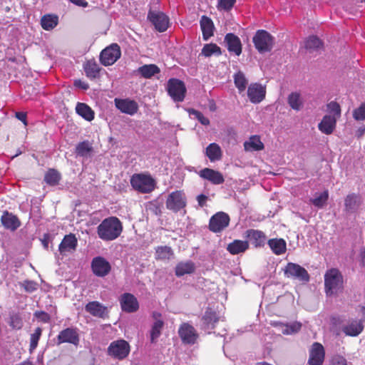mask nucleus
I'll list each match as a JSON object with an SVG mask.
<instances>
[{"mask_svg": "<svg viewBox=\"0 0 365 365\" xmlns=\"http://www.w3.org/2000/svg\"><path fill=\"white\" fill-rule=\"evenodd\" d=\"M123 224L120 220L114 216L105 218L97 227L98 237L103 241H113L116 240L123 232Z\"/></svg>", "mask_w": 365, "mask_h": 365, "instance_id": "f257e3e1", "label": "nucleus"}, {"mask_svg": "<svg viewBox=\"0 0 365 365\" xmlns=\"http://www.w3.org/2000/svg\"><path fill=\"white\" fill-rule=\"evenodd\" d=\"M343 276L335 268L327 270L324 274V287L327 295L336 294L343 289Z\"/></svg>", "mask_w": 365, "mask_h": 365, "instance_id": "f03ea898", "label": "nucleus"}, {"mask_svg": "<svg viewBox=\"0 0 365 365\" xmlns=\"http://www.w3.org/2000/svg\"><path fill=\"white\" fill-rule=\"evenodd\" d=\"M132 187L142 193L151 192L155 187V181L150 175L138 173L134 174L130 179Z\"/></svg>", "mask_w": 365, "mask_h": 365, "instance_id": "7ed1b4c3", "label": "nucleus"}, {"mask_svg": "<svg viewBox=\"0 0 365 365\" xmlns=\"http://www.w3.org/2000/svg\"><path fill=\"white\" fill-rule=\"evenodd\" d=\"M130 351V346L124 339L112 341L108 347V354L113 359L123 360L125 359Z\"/></svg>", "mask_w": 365, "mask_h": 365, "instance_id": "20e7f679", "label": "nucleus"}, {"mask_svg": "<svg viewBox=\"0 0 365 365\" xmlns=\"http://www.w3.org/2000/svg\"><path fill=\"white\" fill-rule=\"evenodd\" d=\"M253 43L259 53L269 52L272 49L274 38L264 30H258L253 37Z\"/></svg>", "mask_w": 365, "mask_h": 365, "instance_id": "39448f33", "label": "nucleus"}, {"mask_svg": "<svg viewBox=\"0 0 365 365\" xmlns=\"http://www.w3.org/2000/svg\"><path fill=\"white\" fill-rule=\"evenodd\" d=\"M187 204L185 194L181 190H176L170 193L167 197L165 205L167 209L178 212L183 209Z\"/></svg>", "mask_w": 365, "mask_h": 365, "instance_id": "423d86ee", "label": "nucleus"}, {"mask_svg": "<svg viewBox=\"0 0 365 365\" xmlns=\"http://www.w3.org/2000/svg\"><path fill=\"white\" fill-rule=\"evenodd\" d=\"M120 46L117 43H112L101 52L100 61L105 66H111L120 58Z\"/></svg>", "mask_w": 365, "mask_h": 365, "instance_id": "0eeeda50", "label": "nucleus"}, {"mask_svg": "<svg viewBox=\"0 0 365 365\" xmlns=\"http://www.w3.org/2000/svg\"><path fill=\"white\" fill-rule=\"evenodd\" d=\"M283 270L284 276L287 278H292L305 282L309 280L308 272L298 264L289 262Z\"/></svg>", "mask_w": 365, "mask_h": 365, "instance_id": "6e6552de", "label": "nucleus"}, {"mask_svg": "<svg viewBox=\"0 0 365 365\" xmlns=\"http://www.w3.org/2000/svg\"><path fill=\"white\" fill-rule=\"evenodd\" d=\"M168 92L174 101L182 102L186 93L185 83L179 79L171 78L168 82Z\"/></svg>", "mask_w": 365, "mask_h": 365, "instance_id": "1a4fd4ad", "label": "nucleus"}, {"mask_svg": "<svg viewBox=\"0 0 365 365\" xmlns=\"http://www.w3.org/2000/svg\"><path fill=\"white\" fill-rule=\"evenodd\" d=\"M230 220V217L227 213L218 212L210 219L209 229L215 233L220 232L229 225Z\"/></svg>", "mask_w": 365, "mask_h": 365, "instance_id": "9d476101", "label": "nucleus"}, {"mask_svg": "<svg viewBox=\"0 0 365 365\" xmlns=\"http://www.w3.org/2000/svg\"><path fill=\"white\" fill-rule=\"evenodd\" d=\"M148 19L159 32H163L168 28L169 18L163 12L150 11L148 14Z\"/></svg>", "mask_w": 365, "mask_h": 365, "instance_id": "9b49d317", "label": "nucleus"}, {"mask_svg": "<svg viewBox=\"0 0 365 365\" xmlns=\"http://www.w3.org/2000/svg\"><path fill=\"white\" fill-rule=\"evenodd\" d=\"M91 269L96 276L103 277L110 273L111 266L107 259L103 257L98 256L92 259Z\"/></svg>", "mask_w": 365, "mask_h": 365, "instance_id": "f8f14e48", "label": "nucleus"}, {"mask_svg": "<svg viewBox=\"0 0 365 365\" xmlns=\"http://www.w3.org/2000/svg\"><path fill=\"white\" fill-rule=\"evenodd\" d=\"M79 334L77 328L68 327L63 329L59 332L57 336V344H61L63 343L72 344L75 346L79 343Z\"/></svg>", "mask_w": 365, "mask_h": 365, "instance_id": "ddd939ff", "label": "nucleus"}, {"mask_svg": "<svg viewBox=\"0 0 365 365\" xmlns=\"http://www.w3.org/2000/svg\"><path fill=\"white\" fill-rule=\"evenodd\" d=\"M325 356L324 349L323 346L315 342L309 350V357L308 360L309 365H322Z\"/></svg>", "mask_w": 365, "mask_h": 365, "instance_id": "4468645a", "label": "nucleus"}, {"mask_svg": "<svg viewBox=\"0 0 365 365\" xmlns=\"http://www.w3.org/2000/svg\"><path fill=\"white\" fill-rule=\"evenodd\" d=\"M266 88L260 83H251L247 88V96L252 103H259L265 98Z\"/></svg>", "mask_w": 365, "mask_h": 365, "instance_id": "2eb2a0df", "label": "nucleus"}, {"mask_svg": "<svg viewBox=\"0 0 365 365\" xmlns=\"http://www.w3.org/2000/svg\"><path fill=\"white\" fill-rule=\"evenodd\" d=\"M122 309L128 313L135 312L139 308V304L136 297L130 293H125L120 298Z\"/></svg>", "mask_w": 365, "mask_h": 365, "instance_id": "dca6fc26", "label": "nucleus"}, {"mask_svg": "<svg viewBox=\"0 0 365 365\" xmlns=\"http://www.w3.org/2000/svg\"><path fill=\"white\" fill-rule=\"evenodd\" d=\"M78 240L73 234L65 235L58 246V251L61 255L71 253L76 250Z\"/></svg>", "mask_w": 365, "mask_h": 365, "instance_id": "f3484780", "label": "nucleus"}, {"mask_svg": "<svg viewBox=\"0 0 365 365\" xmlns=\"http://www.w3.org/2000/svg\"><path fill=\"white\" fill-rule=\"evenodd\" d=\"M178 332L182 341L185 344H193L198 337L195 328L188 324H183Z\"/></svg>", "mask_w": 365, "mask_h": 365, "instance_id": "a211bd4d", "label": "nucleus"}, {"mask_svg": "<svg viewBox=\"0 0 365 365\" xmlns=\"http://www.w3.org/2000/svg\"><path fill=\"white\" fill-rule=\"evenodd\" d=\"M115 104L118 109H119L122 113L133 115L137 113L138 110V103L133 101L128 98L125 99H115Z\"/></svg>", "mask_w": 365, "mask_h": 365, "instance_id": "6ab92c4d", "label": "nucleus"}, {"mask_svg": "<svg viewBox=\"0 0 365 365\" xmlns=\"http://www.w3.org/2000/svg\"><path fill=\"white\" fill-rule=\"evenodd\" d=\"M219 321L217 313L210 308L205 312L201 319V327L205 331H209L215 328V324Z\"/></svg>", "mask_w": 365, "mask_h": 365, "instance_id": "aec40b11", "label": "nucleus"}, {"mask_svg": "<svg viewBox=\"0 0 365 365\" xmlns=\"http://www.w3.org/2000/svg\"><path fill=\"white\" fill-rule=\"evenodd\" d=\"M225 43L230 52L234 53L237 56L241 54L242 43L238 36L232 33L227 34L225 37Z\"/></svg>", "mask_w": 365, "mask_h": 365, "instance_id": "412c9836", "label": "nucleus"}, {"mask_svg": "<svg viewBox=\"0 0 365 365\" xmlns=\"http://www.w3.org/2000/svg\"><path fill=\"white\" fill-rule=\"evenodd\" d=\"M1 222L6 229L11 231H15L21 226L19 218L8 211L4 212L1 217Z\"/></svg>", "mask_w": 365, "mask_h": 365, "instance_id": "4be33fe9", "label": "nucleus"}, {"mask_svg": "<svg viewBox=\"0 0 365 365\" xmlns=\"http://www.w3.org/2000/svg\"><path fill=\"white\" fill-rule=\"evenodd\" d=\"M200 177L210 181L212 184L220 185L224 182L223 175L217 170L210 168H204L199 173Z\"/></svg>", "mask_w": 365, "mask_h": 365, "instance_id": "5701e85b", "label": "nucleus"}, {"mask_svg": "<svg viewBox=\"0 0 365 365\" xmlns=\"http://www.w3.org/2000/svg\"><path fill=\"white\" fill-rule=\"evenodd\" d=\"M336 117L331 115H325L319 123L318 128L322 133L330 135L336 128Z\"/></svg>", "mask_w": 365, "mask_h": 365, "instance_id": "b1692460", "label": "nucleus"}, {"mask_svg": "<svg viewBox=\"0 0 365 365\" xmlns=\"http://www.w3.org/2000/svg\"><path fill=\"white\" fill-rule=\"evenodd\" d=\"M246 237L255 247H263L267 240V237L263 232L252 229L247 230Z\"/></svg>", "mask_w": 365, "mask_h": 365, "instance_id": "393cba45", "label": "nucleus"}, {"mask_svg": "<svg viewBox=\"0 0 365 365\" xmlns=\"http://www.w3.org/2000/svg\"><path fill=\"white\" fill-rule=\"evenodd\" d=\"M361 203V197L356 194H350L346 196L344 200L345 210L349 213L356 212Z\"/></svg>", "mask_w": 365, "mask_h": 365, "instance_id": "a878e982", "label": "nucleus"}, {"mask_svg": "<svg viewBox=\"0 0 365 365\" xmlns=\"http://www.w3.org/2000/svg\"><path fill=\"white\" fill-rule=\"evenodd\" d=\"M195 264L190 260L180 262L177 264L175 269L177 277H182L185 274H190L195 272Z\"/></svg>", "mask_w": 365, "mask_h": 365, "instance_id": "bb28decb", "label": "nucleus"}, {"mask_svg": "<svg viewBox=\"0 0 365 365\" xmlns=\"http://www.w3.org/2000/svg\"><path fill=\"white\" fill-rule=\"evenodd\" d=\"M85 310L94 317L102 318L106 314V308L100 302L93 301L86 305Z\"/></svg>", "mask_w": 365, "mask_h": 365, "instance_id": "cd10ccee", "label": "nucleus"}, {"mask_svg": "<svg viewBox=\"0 0 365 365\" xmlns=\"http://www.w3.org/2000/svg\"><path fill=\"white\" fill-rule=\"evenodd\" d=\"M205 155L211 162H215L221 160L222 157V151L220 146L215 143H212L208 145L205 149Z\"/></svg>", "mask_w": 365, "mask_h": 365, "instance_id": "c85d7f7f", "label": "nucleus"}, {"mask_svg": "<svg viewBox=\"0 0 365 365\" xmlns=\"http://www.w3.org/2000/svg\"><path fill=\"white\" fill-rule=\"evenodd\" d=\"M249 248V242L235 240L227 245V250L232 255H238L245 252Z\"/></svg>", "mask_w": 365, "mask_h": 365, "instance_id": "c756f323", "label": "nucleus"}, {"mask_svg": "<svg viewBox=\"0 0 365 365\" xmlns=\"http://www.w3.org/2000/svg\"><path fill=\"white\" fill-rule=\"evenodd\" d=\"M363 328L364 327L360 321L353 320L344 326L342 330L346 335L356 336L362 331Z\"/></svg>", "mask_w": 365, "mask_h": 365, "instance_id": "7c9ffc66", "label": "nucleus"}, {"mask_svg": "<svg viewBox=\"0 0 365 365\" xmlns=\"http://www.w3.org/2000/svg\"><path fill=\"white\" fill-rule=\"evenodd\" d=\"M200 27L203 39L208 40L213 35L214 25L212 21L210 18L202 16L200 20Z\"/></svg>", "mask_w": 365, "mask_h": 365, "instance_id": "2f4dec72", "label": "nucleus"}, {"mask_svg": "<svg viewBox=\"0 0 365 365\" xmlns=\"http://www.w3.org/2000/svg\"><path fill=\"white\" fill-rule=\"evenodd\" d=\"M58 24V16L55 14H46L41 17V25L46 31L53 29Z\"/></svg>", "mask_w": 365, "mask_h": 365, "instance_id": "473e14b6", "label": "nucleus"}, {"mask_svg": "<svg viewBox=\"0 0 365 365\" xmlns=\"http://www.w3.org/2000/svg\"><path fill=\"white\" fill-rule=\"evenodd\" d=\"M137 72L145 78H150L160 72V68L155 64H146L139 67Z\"/></svg>", "mask_w": 365, "mask_h": 365, "instance_id": "72a5a7b5", "label": "nucleus"}, {"mask_svg": "<svg viewBox=\"0 0 365 365\" xmlns=\"http://www.w3.org/2000/svg\"><path fill=\"white\" fill-rule=\"evenodd\" d=\"M76 111L80 116L88 121H91L94 118L93 110L84 103H78L76 106Z\"/></svg>", "mask_w": 365, "mask_h": 365, "instance_id": "f704fd0d", "label": "nucleus"}, {"mask_svg": "<svg viewBox=\"0 0 365 365\" xmlns=\"http://www.w3.org/2000/svg\"><path fill=\"white\" fill-rule=\"evenodd\" d=\"M93 151L92 143L88 140H84L77 144L76 147V153L77 155L83 158L91 156Z\"/></svg>", "mask_w": 365, "mask_h": 365, "instance_id": "c9c22d12", "label": "nucleus"}, {"mask_svg": "<svg viewBox=\"0 0 365 365\" xmlns=\"http://www.w3.org/2000/svg\"><path fill=\"white\" fill-rule=\"evenodd\" d=\"M268 245L272 252L277 255L284 253L287 249L286 242L283 239H271L268 241Z\"/></svg>", "mask_w": 365, "mask_h": 365, "instance_id": "e433bc0d", "label": "nucleus"}, {"mask_svg": "<svg viewBox=\"0 0 365 365\" xmlns=\"http://www.w3.org/2000/svg\"><path fill=\"white\" fill-rule=\"evenodd\" d=\"M244 148L246 151H258L264 148V145L258 136L253 135L245 142Z\"/></svg>", "mask_w": 365, "mask_h": 365, "instance_id": "4c0bfd02", "label": "nucleus"}, {"mask_svg": "<svg viewBox=\"0 0 365 365\" xmlns=\"http://www.w3.org/2000/svg\"><path fill=\"white\" fill-rule=\"evenodd\" d=\"M288 104L294 110H300L304 106V101L299 93L293 92L288 96Z\"/></svg>", "mask_w": 365, "mask_h": 365, "instance_id": "58836bf2", "label": "nucleus"}, {"mask_svg": "<svg viewBox=\"0 0 365 365\" xmlns=\"http://www.w3.org/2000/svg\"><path fill=\"white\" fill-rule=\"evenodd\" d=\"M100 67L94 61H88L84 65V71L86 76L89 78L94 79L99 76Z\"/></svg>", "mask_w": 365, "mask_h": 365, "instance_id": "ea45409f", "label": "nucleus"}, {"mask_svg": "<svg viewBox=\"0 0 365 365\" xmlns=\"http://www.w3.org/2000/svg\"><path fill=\"white\" fill-rule=\"evenodd\" d=\"M234 83L236 88L238 89L239 93L244 92L248 84V80L245 77L243 72L239 71L233 76Z\"/></svg>", "mask_w": 365, "mask_h": 365, "instance_id": "a19ab883", "label": "nucleus"}, {"mask_svg": "<svg viewBox=\"0 0 365 365\" xmlns=\"http://www.w3.org/2000/svg\"><path fill=\"white\" fill-rule=\"evenodd\" d=\"M221 54V48L215 43L205 44L202 48L200 53V55L205 57H210L212 55L219 56Z\"/></svg>", "mask_w": 365, "mask_h": 365, "instance_id": "79ce46f5", "label": "nucleus"}, {"mask_svg": "<svg viewBox=\"0 0 365 365\" xmlns=\"http://www.w3.org/2000/svg\"><path fill=\"white\" fill-rule=\"evenodd\" d=\"M173 255L171 247L168 246H159L155 249V259L159 260L170 259Z\"/></svg>", "mask_w": 365, "mask_h": 365, "instance_id": "37998d69", "label": "nucleus"}, {"mask_svg": "<svg viewBox=\"0 0 365 365\" xmlns=\"http://www.w3.org/2000/svg\"><path fill=\"white\" fill-rule=\"evenodd\" d=\"M322 46V41L315 36H311L305 41V48L310 53L318 51Z\"/></svg>", "mask_w": 365, "mask_h": 365, "instance_id": "c03bdc74", "label": "nucleus"}, {"mask_svg": "<svg viewBox=\"0 0 365 365\" xmlns=\"http://www.w3.org/2000/svg\"><path fill=\"white\" fill-rule=\"evenodd\" d=\"M163 322L160 319H156L153 323L150 330V342L155 343L161 334L163 327Z\"/></svg>", "mask_w": 365, "mask_h": 365, "instance_id": "a18cd8bd", "label": "nucleus"}, {"mask_svg": "<svg viewBox=\"0 0 365 365\" xmlns=\"http://www.w3.org/2000/svg\"><path fill=\"white\" fill-rule=\"evenodd\" d=\"M328 197V191L325 190L319 194H317L314 198L310 200V201L317 208H322L327 204Z\"/></svg>", "mask_w": 365, "mask_h": 365, "instance_id": "49530a36", "label": "nucleus"}, {"mask_svg": "<svg viewBox=\"0 0 365 365\" xmlns=\"http://www.w3.org/2000/svg\"><path fill=\"white\" fill-rule=\"evenodd\" d=\"M61 175L58 171L54 169H50L45 175L44 180L50 185H56L58 183Z\"/></svg>", "mask_w": 365, "mask_h": 365, "instance_id": "de8ad7c7", "label": "nucleus"}, {"mask_svg": "<svg viewBox=\"0 0 365 365\" xmlns=\"http://www.w3.org/2000/svg\"><path fill=\"white\" fill-rule=\"evenodd\" d=\"M42 329L37 327L34 332L31 334L29 350L32 352L38 346V341L41 336Z\"/></svg>", "mask_w": 365, "mask_h": 365, "instance_id": "09e8293b", "label": "nucleus"}, {"mask_svg": "<svg viewBox=\"0 0 365 365\" xmlns=\"http://www.w3.org/2000/svg\"><path fill=\"white\" fill-rule=\"evenodd\" d=\"M9 324L15 329H21L22 328L24 323L19 313H13L10 315Z\"/></svg>", "mask_w": 365, "mask_h": 365, "instance_id": "8fccbe9b", "label": "nucleus"}, {"mask_svg": "<svg viewBox=\"0 0 365 365\" xmlns=\"http://www.w3.org/2000/svg\"><path fill=\"white\" fill-rule=\"evenodd\" d=\"M301 324L299 322H294L290 324H285L282 327V332L284 334H293L299 331L301 329Z\"/></svg>", "mask_w": 365, "mask_h": 365, "instance_id": "3c124183", "label": "nucleus"}, {"mask_svg": "<svg viewBox=\"0 0 365 365\" xmlns=\"http://www.w3.org/2000/svg\"><path fill=\"white\" fill-rule=\"evenodd\" d=\"M188 113L191 117L197 119L201 124L204 125H208L210 124L209 119L205 117L200 111L191 108L188 110Z\"/></svg>", "mask_w": 365, "mask_h": 365, "instance_id": "603ef678", "label": "nucleus"}, {"mask_svg": "<svg viewBox=\"0 0 365 365\" xmlns=\"http://www.w3.org/2000/svg\"><path fill=\"white\" fill-rule=\"evenodd\" d=\"M328 111L330 113L329 115L336 117L338 119L341 116V108L338 103L335 101H331L327 104Z\"/></svg>", "mask_w": 365, "mask_h": 365, "instance_id": "864d4df0", "label": "nucleus"}, {"mask_svg": "<svg viewBox=\"0 0 365 365\" xmlns=\"http://www.w3.org/2000/svg\"><path fill=\"white\" fill-rule=\"evenodd\" d=\"M353 117L356 120H365V103H361L358 108L354 110Z\"/></svg>", "mask_w": 365, "mask_h": 365, "instance_id": "5fc2aeb1", "label": "nucleus"}, {"mask_svg": "<svg viewBox=\"0 0 365 365\" xmlns=\"http://www.w3.org/2000/svg\"><path fill=\"white\" fill-rule=\"evenodd\" d=\"M236 0H218L219 10L230 11L235 4Z\"/></svg>", "mask_w": 365, "mask_h": 365, "instance_id": "6e6d98bb", "label": "nucleus"}, {"mask_svg": "<svg viewBox=\"0 0 365 365\" xmlns=\"http://www.w3.org/2000/svg\"><path fill=\"white\" fill-rule=\"evenodd\" d=\"M21 286L24 287L26 292L31 293L38 289V284L32 280H25L21 283Z\"/></svg>", "mask_w": 365, "mask_h": 365, "instance_id": "4d7b16f0", "label": "nucleus"}, {"mask_svg": "<svg viewBox=\"0 0 365 365\" xmlns=\"http://www.w3.org/2000/svg\"><path fill=\"white\" fill-rule=\"evenodd\" d=\"M35 317L40 322L48 323L51 320L50 315L43 311H37L34 313Z\"/></svg>", "mask_w": 365, "mask_h": 365, "instance_id": "13d9d810", "label": "nucleus"}, {"mask_svg": "<svg viewBox=\"0 0 365 365\" xmlns=\"http://www.w3.org/2000/svg\"><path fill=\"white\" fill-rule=\"evenodd\" d=\"M331 365H347V361L341 356H335L331 360Z\"/></svg>", "mask_w": 365, "mask_h": 365, "instance_id": "bf43d9fd", "label": "nucleus"}, {"mask_svg": "<svg viewBox=\"0 0 365 365\" xmlns=\"http://www.w3.org/2000/svg\"><path fill=\"white\" fill-rule=\"evenodd\" d=\"M74 86L83 90H87L89 88L88 84L81 80H76L74 81Z\"/></svg>", "mask_w": 365, "mask_h": 365, "instance_id": "052dcab7", "label": "nucleus"}, {"mask_svg": "<svg viewBox=\"0 0 365 365\" xmlns=\"http://www.w3.org/2000/svg\"><path fill=\"white\" fill-rule=\"evenodd\" d=\"M16 118L24 123V125H27L26 122V113L24 112L16 113Z\"/></svg>", "mask_w": 365, "mask_h": 365, "instance_id": "680f3d73", "label": "nucleus"}, {"mask_svg": "<svg viewBox=\"0 0 365 365\" xmlns=\"http://www.w3.org/2000/svg\"><path fill=\"white\" fill-rule=\"evenodd\" d=\"M207 200V197L202 194L198 195L197 197V202L200 207H204L205 205Z\"/></svg>", "mask_w": 365, "mask_h": 365, "instance_id": "e2e57ef3", "label": "nucleus"}, {"mask_svg": "<svg viewBox=\"0 0 365 365\" xmlns=\"http://www.w3.org/2000/svg\"><path fill=\"white\" fill-rule=\"evenodd\" d=\"M148 210L153 212L155 215L160 214V207L155 204H150L148 207Z\"/></svg>", "mask_w": 365, "mask_h": 365, "instance_id": "0e129e2a", "label": "nucleus"}, {"mask_svg": "<svg viewBox=\"0 0 365 365\" xmlns=\"http://www.w3.org/2000/svg\"><path fill=\"white\" fill-rule=\"evenodd\" d=\"M71 3L74 4L76 6L86 7L88 6V2L85 0H69Z\"/></svg>", "mask_w": 365, "mask_h": 365, "instance_id": "69168bd1", "label": "nucleus"}, {"mask_svg": "<svg viewBox=\"0 0 365 365\" xmlns=\"http://www.w3.org/2000/svg\"><path fill=\"white\" fill-rule=\"evenodd\" d=\"M42 244H43V247H44L46 249H47V248H48V241H47L46 239H43V240H42Z\"/></svg>", "mask_w": 365, "mask_h": 365, "instance_id": "338daca9", "label": "nucleus"}, {"mask_svg": "<svg viewBox=\"0 0 365 365\" xmlns=\"http://www.w3.org/2000/svg\"><path fill=\"white\" fill-rule=\"evenodd\" d=\"M361 257L363 260H365V249L361 252Z\"/></svg>", "mask_w": 365, "mask_h": 365, "instance_id": "774afa93", "label": "nucleus"}]
</instances>
